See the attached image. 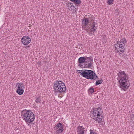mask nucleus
I'll list each match as a JSON object with an SVG mask.
<instances>
[{"instance_id": "9b49d317", "label": "nucleus", "mask_w": 134, "mask_h": 134, "mask_svg": "<svg viewBox=\"0 0 134 134\" xmlns=\"http://www.w3.org/2000/svg\"><path fill=\"white\" fill-rule=\"evenodd\" d=\"M16 86L17 87V89H23L22 88L24 87L23 84L21 83H18Z\"/></svg>"}, {"instance_id": "bb28decb", "label": "nucleus", "mask_w": 134, "mask_h": 134, "mask_svg": "<svg viewBox=\"0 0 134 134\" xmlns=\"http://www.w3.org/2000/svg\"><path fill=\"white\" fill-rule=\"evenodd\" d=\"M84 128H83L82 126H79L77 128V130H84Z\"/></svg>"}, {"instance_id": "4be33fe9", "label": "nucleus", "mask_w": 134, "mask_h": 134, "mask_svg": "<svg viewBox=\"0 0 134 134\" xmlns=\"http://www.w3.org/2000/svg\"><path fill=\"white\" fill-rule=\"evenodd\" d=\"M68 8L70 11H72L73 9L74 10V8H75L76 9V8L75 7L74 5H73V3L72 4L71 7L69 8Z\"/></svg>"}, {"instance_id": "39448f33", "label": "nucleus", "mask_w": 134, "mask_h": 134, "mask_svg": "<svg viewBox=\"0 0 134 134\" xmlns=\"http://www.w3.org/2000/svg\"><path fill=\"white\" fill-rule=\"evenodd\" d=\"M127 78H125L124 76L120 78V79H118L120 84L119 87L121 88H123V89L124 91L126 90V89H128L129 88V86H127V81H128V77Z\"/></svg>"}, {"instance_id": "b1692460", "label": "nucleus", "mask_w": 134, "mask_h": 134, "mask_svg": "<svg viewBox=\"0 0 134 134\" xmlns=\"http://www.w3.org/2000/svg\"><path fill=\"white\" fill-rule=\"evenodd\" d=\"M107 3L109 5H111L113 4L114 0H107Z\"/></svg>"}, {"instance_id": "423d86ee", "label": "nucleus", "mask_w": 134, "mask_h": 134, "mask_svg": "<svg viewBox=\"0 0 134 134\" xmlns=\"http://www.w3.org/2000/svg\"><path fill=\"white\" fill-rule=\"evenodd\" d=\"M78 66L82 68H83L85 63H87L88 61L86 60L85 56L79 58L78 59Z\"/></svg>"}, {"instance_id": "393cba45", "label": "nucleus", "mask_w": 134, "mask_h": 134, "mask_svg": "<svg viewBox=\"0 0 134 134\" xmlns=\"http://www.w3.org/2000/svg\"><path fill=\"white\" fill-rule=\"evenodd\" d=\"M89 92L92 93L94 92V89L93 88H90L88 90Z\"/></svg>"}, {"instance_id": "c756f323", "label": "nucleus", "mask_w": 134, "mask_h": 134, "mask_svg": "<svg viewBox=\"0 0 134 134\" xmlns=\"http://www.w3.org/2000/svg\"><path fill=\"white\" fill-rule=\"evenodd\" d=\"M73 12H74V13H75L76 12V11H77V9H76L75 8H74V10L73 9Z\"/></svg>"}, {"instance_id": "5701e85b", "label": "nucleus", "mask_w": 134, "mask_h": 134, "mask_svg": "<svg viewBox=\"0 0 134 134\" xmlns=\"http://www.w3.org/2000/svg\"><path fill=\"white\" fill-rule=\"evenodd\" d=\"M84 130H80L77 131V132L79 133L78 134H84Z\"/></svg>"}, {"instance_id": "7c9ffc66", "label": "nucleus", "mask_w": 134, "mask_h": 134, "mask_svg": "<svg viewBox=\"0 0 134 134\" xmlns=\"http://www.w3.org/2000/svg\"><path fill=\"white\" fill-rule=\"evenodd\" d=\"M131 116L132 117H134V114H133V113H132L131 115Z\"/></svg>"}, {"instance_id": "412c9836", "label": "nucleus", "mask_w": 134, "mask_h": 134, "mask_svg": "<svg viewBox=\"0 0 134 134\" xmlns=\"http://www.w3.org/2000/svg\"><path fill=\"white\" fill-rule=\"evenodd\" d=\"M63 127L59 128L56 131L58 133H61L63 131Z\"/></svg>"}, {"instance_id": "a878e982", "label": "nucleus", "mask_w": 134, "mask_h": 134, "mask_svg": "<svg viewBox=\"0 0 134 134\" xmlns=\"http://www.w3.org/2000/svg\"><path fill=\"white\" fill-rule=\"evenodd\" d=\"M72 3H71V2H69L68 3H67L66 4H67V7H68V8H70V7H71V5Z\"/></svg>"}, {"instance_id": "7ed1b4c3", "label": "nucleus", "mask_w": 134, "mask_h": 134, "mask_svg": "<svg viewBox=\"0 0 134 134\" xmlns=\"http://www.w3.org/2000/svg\"><path fill=\"white\" fill-rule=\"evenodd\" d=\"M53 88L55 92L61 93L66 92V88L65 84L62 81L58 79L54 82Z\"/></svg>"}, {"instance_id": "f8f14e48", "label": "nucleus", "mask_w": 134, "mask_h": 134, "mask_svg": "<svg viewBox=\"0 0 134 134\" xmlns=\"http://www.w3.org/2000/svg\"><path fill=\"white\" fill-rule=\"evenodd\" d=\"M63 127V126L62 125V123H59L57 124L54 127V129L55 130H56L58 128H60Z\"/></svg>"}, {"instance_id": "20e7f679", "label": "nucleus", "mask_w": 134, "mask_h": 134, "mask_svg": "<svg viewBox=\"0 0 134 134\" xmlns=\"http://www.w3.org/2000/svg\"><path fill=\"white\" fill-rule=\"evenodd\" d=\"M101 108L99 106L97 108H93V115L94 116V118L93 119L95 121H98V123H100V121H102V118H103L102 115H100V113L101 111Z\"/></svg>"}, {"instance_id": "9d476101", "label": "nucleus", "mask_w": 134, "mask_h": 134, "mask_svg": "<svg viewBox=\"0 0 134 134\" xmlns=\"http://www.w3.org/2000/svg\"><path fill=\"white\" fill-rule=\"evenodd\" d=\"M82 24L86 26L88 23H89V18H85L83 19L82 21Z\"/></svg>"}, {"instance_id": "ddd939ff", "label": "nucleus", "mask_w": 134, "mask_h": 134, "mask_svg": "<svg viewBox=\"0 0 134 134\" xmlns=\"http://www.w3.org/2000/svg\"><path fill=\"white\" fill-rule=\"evenodd\" d=\"M92 63L91 62H90L88 64H87V63H85V65H84V66H83V68H90L92 67Z\"/></svg>"}, {"instance_id": "72a5a7b5", "label": "nucleus", "mask_w": 134, "mask_h": 134, "mask_svg": "<svg viewBox=\"0 0 134 134\" xmlns=\"http://www.w3.org/2000/svg\"><path fill=\"white\" fill-rule=\"evenodd\" d=\"M91 18V19H92H92H93V17H92V16L90 18Z\"/></svg>"}, {"instance_id": "dca6fc26", "label": "nucleus", "mask_w": 134, "mask_h": 134, "mask_svg": "<svg viewBox=\"0 0 134 134\" xmlns=\"http://www.w3.org/2000/svg\"><path fill=\"white\" fill-rule=\"evenodd\" d=\"M85 58H86V60L88 61V62L93 61V58L91 56L87 57H85Z\"/></svg>"}, {"instance_id": "473e14b6", "label": "nucleus", "mask_w": 134, "mask_h": 134, "mask_svg": "<svg viewBox=\"0 0 134 134\" xmlns=\"http://www.w3.org/2000/svg\"><path fill=\"white\" fill-rule=\"evenodd\" d=\"M92 24L93 25H95V23L94 22L92 23Z\"/></svg>"}, {"instance_id": "6e6552de", "label": "nucleus", "mask_w": 134, "mask_h": 134, "mask_svg": "<svg viewBox=\"0 0 134 134\" xmlns=\"http://www.w3.org/2000/svg\"><path fill=\"white\" fill-rule=\"evenodd\" d=\"M31 41V39L27 36H23L21 39L22 43L24 45H28L30 43Z\"/></svg>"}, {"instance_id": "4468645a", "label": "nucleus", "mask_w": 134, "mask_h": 134, "mask_svg": "<svg viewBox=\"0 0 134 134\" xmlns=\"http://www.w3.org/2000/svg\"><path fill=\"white\" fill-rule=\"evenodd\" d=\"M16 92L19 95H21L24 92V90L23 89H17Z\"/></svg>"}, {"instance_id": "f03ea898", "label": "nucleus", "mask_w": 134, "mask_h": 134, "mask_svg": "<svg viewBox=\"0 0 134 134\" xmlns=\"http://www.w3.org/2000/svg\"><path fill=\"white\" fill-rule=\"evenodd\" d=\"M23 113V119L27 124L31 123L34 121L35 119V115L33 112L31 110L25 109L22 112Z\"/></svg>"}, {"instance_id": "2eb2a0df", "label": "nucleus", "mask_w": 134, "mask_h": 134, "mask_svg": "<svg viewBox=\"0 0 134 134\" xmlns=\"http://www.w3.org/2000/svg\"><path fill=\"white\" fill-rule=\"evenodd\" d=\"M35 99H36L35 102L37 103H41V100L40 96L37 97L36 96L35 97Z\"/></svg>"}, {"instance_id": "2f4dec72", "label": "nucleus", "mask_w": 134, "mask_h": 134, "mask_svg": "<svg viewBox=\"0 0 134 134\" xmlns=\"http://www.w3.org/2000/svg\"><path fill=\"white\" fill-rule=\"evenodd\" d=\"M70 1L72 2H74V1H75V0H70Z\"/></svg>"}, {"instance_id": "a211bd4d", "label": "nucleus", "mask_w": 134, "mask_h": 134, "mask_svg": "<svg viewBox=\"0 0 134 134\" xmlns=\"http://www.w3.org/2000/svg\"><path fill=\"white\" fill-rule=\"evenodd\" d=\"M120 43H123L122 44V45H124L125 46V44L126 43V41L125 38H123L122 39H121L120 41Z\"/></svg>"}, {"instance_id": "f257e3e1", "label": "nucleus", "mask_w": 134, "mask_h": 134, "mask_svg": "<svg viewBox=\"0 0 134 134\" xmlns=\"http://www.w3.org/2000/svg\"><path fill=\"white\" fill-rule=\"evenodd\" d=\"M77 71H81L79 73L87 79L94 80L98 78V76L93 71L85 69L78 70Z\"/></svg>"}, {"instance_id": "6ab92c4d", "label": "nucleus", "mask_w": 134, "mask_h": 134, "mask_svg": "<svg viewBox=\"0 0 134 134\" xmlns=\"http://www.w3.org/2000/svg\"><path fill=\"white\" fill-rule=\"evenodd\" d=\"M103 80L101 79L100 80L97 81L95 83V85L97 86L101 84Z\"/></svg>"}, {"instance_id": "aec40b11", "label": "nucleus", "mask_w": 134, "mask_h": 134, "mask_svg": "<svg viewBox=\"0 0 134 134\" xmlns=\"http://www.w3.org/2000/svg\"><path fill=\"white\" fill-rule=\"evenodd\" d=\"M91 27H92V28L91 29V31L92 32H94L96 30V27L95 26V25H93L92 24V25L91 26Z\"/></svg>"}, {"instance_id": "c85d7f7f", "label": "nucleus", "mask_w": 134, "mask_h": 134, "mask_svg": "<svg viewBox=\"0 0 134 134\" xmlns=\"http://www.w3.org/2000/svg\"><path fill=\"white\" fill-rule=\"evenodd\" d=\"M117 44H118V45H119V44H122H122L123 43H120V41L119 42L118 41H117Z\"/></svg>"}, {"instance_id": "0eeeda50", "label": "nucleus", "mask_w": 134, "mask_h": 134, "mask_svg": "<svg viewBox=\"0 0 134 134\" xmlns=\"http://www.w3.org/2000/svg\"><path fill=\"white\" fill-rule=\"evenodd\" d=\"M116 44L115 45V50L118 53H119V52H121L124 53L125 50L126 49V46L124 45Z\"/></svg>"}, {"instance_id": "f3484780", "label": "nucleus", "mask_w": 134, "mask_h": 134, "mask_svg": "<svg viewBox=\"0 0 134 134\" xmlns=\"http://www.w3.org/2000/svg\"><path fill=\"white\" fill-rule=\"evenodd\" d=\"M76 5L78 6L81 3V0H75L73 2Z\"/></svg>"}, {"instance_id": "1a4fd4ad", "label": "nucleus", "mask_w": 134, "mask_h": 134, "mask_svg": "<svg viewBox=\"0 0 134 134\" xmlns=\"http://www.w3.org/2000/svg\"><path fill=\"white\" fill-rule=\"evenodd\" d=\"M118 77H119L118 79H120V78L122 77V75H124L123 77H125V78H127V76L128 75H127L125 74V72L124 71H122L121 70H120L119 73H118Z\"/></svg>"}, {"instance_id": "cd10ccee", "label": "nucleus", "mask_w": 134, "mask_h": 134, "mask_svg": "<svg viewBox=\"0 0 134 134\" xmlns=\"http://www.w3.org/2000/svg\"><path fill=\"white\" fill-rule=\"evenodd\" d=\"M90 134H97V133L93 131L92 130H90Z\"/></svg>"}]
</instances>
